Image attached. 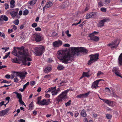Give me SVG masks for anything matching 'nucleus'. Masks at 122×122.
<instances>
[{"label":"nucleus","mask_w":122,"mask_h":122,"mask_svg":"<svg viewBox=\"0 0 122 122\" xmlns=\"http://www.w3.org/2000/svg\"><path fill=\"white\" fill-rule=\"evenodd\" d=\"M101 10L104 12H106V8H101Z\"/></svg>","instance_id":"8fccbe9b"},{"label":"nucleus","mask_w":122,"mask_h":122,"mask_svg":"<svg viewBox=\"0 0 122 122\" xmlns=\"http://www.w3.org/2000/svg\"><path fill=\"white\" fill-rule=\"evenodd\" d=\"M14 81L15 82H17L19 81V80L17 77L15 78L14 79Z\"/></svg>","instance_id":"bf43d9fd"},{"label":"nucleus","mask_w":122,"mask_h":122,"mask_svg":"<svg viewBox=\"0 0 122 122\" xmlns=\"http://www.w3.org/2000/svg\"><path fill=\"white\" fill-rule=\"evenodd\" d=\"M10 99V97H7L5 98V100H6L8 101L7 103H8L9 101V100Z\"/></svg>","instance_id":"0e129e2a"},{"label":"nucleus","mask_w":122,"mask_h":122,"mask_svg":"<svg viewBox=\"0 0 122 122\" xmlns=\"http://www.w3.org/2000/svg\"><path fill=\"white\" fill-rule=\"evenodd\" d=\"M106 117L108 119H110L112 117V115L110 114H107L106 115Z\"/></svg>","instance_id":"72a5a7b5"},{"label":"nucleus","mask_w":122,"mask_h":122,"mask_svg":"<svg viewBox=\"0 0 122 122\" xmlns=\"http://www.w3.org/2000/svg\"><path fill=\"white\" fill-rule=\"evenodd\" d=\"M37 0H33L31 1L30 2V4L31 5H33L36 3Z\"/></svg>","instance_id":"c756f323"},{"label":"nucleus","mask_w":122,"mask_h":122,"mask_svg":"<svg viewBox=\"0 0 122 122\" xmlns=\"http://www.w3.org/2000/svg\"><path fill=\"white\" fill-rule=\"evenodd\" d=\"M98 5L100 6V7H101L103 6V4L102 3V2H100L98 3Z\"/></svg>","instance_id":"680f3d73"},{"label":"nucleus","mask_w":122,"mask_h":122,"mask_svg":"<svg viewBox=\"0 0 122 122\" xmlns=\"http://www.w3.org/2000/svg\"><path fill=\"white\" fill-rule=\"evenodd\" d=\"M81 114L82 116L84 117H85L86 116V111L85 110H83L81 111Z\"/></svg>","instance_id":"a878e982"},{"label":"nucleus","mask_w":122,"mask_h":122,"mask_svg":"<svg viewBox=\"0 0 122 122\" xmlns=\"http://www.w3.org/2000/svg\"><path fill=\"white\" fill-rule=\"evenodd\" d=\"M113 95L114 97L116 98H117L118 97L117 95L114 92L113 93Z\"/></svg>","instance_id":"774afa93"},{"label":"nucleus","mask_w":122,"mask_h":122,"mask_svg":"<svg viewBox=\"0 0 122 122\" xmlns=\"http://www.w3.org/2000/svg\"><path fill=\"white\" fill-rule=\"evenodd\" d=\"M104 102L110 106L112 105L113 103V101H109L107 99L104 100Z\"/></svg>","instance_id":"4be33fe9"},{"label":"nucleus","mask_w":122,"mask_h":122,"mask_svg":"<svg viewBox=\"0 0 122 122\" xmlns=\"http://www.w3.org/2000/svg\"><path fill=\"white\" fill-rule=\"evenodd\" d=\"M110 19L108 18H104L102 20H100L98 24V26L100 27H102L104 25V23L109 21Z\"/></svg>","instance_id":"0eeeda50"},{"label":"nucleus","mask_w":122,"mask_h":122,"mask_svg":"<svg viewBox=\"0 0 122 122\" xmlns=\"http://www.w3.org/2000/svg\"><path fill=\"white\" fill-rule=\"evenodd\" d=\"M18 61L17 58H16L12 59V61L13 62L15 63H17Z\"/></svg>","instance_id":"4c0bfd02"},{"label":"nucleus","mask_w":122,"mask_h":122,"mask_svg":"<svg viewBox=\"0 0 122 122\" xmlns=\"http://www.w3.org/2000/svg\"><path fill=\"white\" fill-rule=\"evenodd\" d=\"M89 37L90 38L91 40H93L95 41H97L99 40V38L98 37L95 36L94 35H92V34H90Z\"/></svg>","instance_id":"4468645a"},{"label":"nucleus","mask_w":122,"mask_h":122,"mask_svg":"<svg viewBox=\"0 0 122 122\" xmlns=\"http://www.w3.org/2000/svg\"><path fill=\"white\" fill-rule=\"evenodd\" d=\"M35 30L37 31H40L41 30V29L40 27H37L35 28Z\"/></svg>","instance_id":"3c124183"},{"label":"nucleus","mask_w":122,"mask_h":122,"mask_svg":"<svg viewBox=\"0 0 122 122\" xmlns=\"http://www.w3.org/2000/svg\"><path fill=\"white\" fill-rule=\"evenodd\" d=\"M118 63L120 65H122V53L119 56L118 59Z\"/></svg>","instance_id":"412c9836"},{"label":"nucleus","mask_w":122,"mask_h":122,"mask_svg":"<svg viewBox=\"0 0 122 122\" xmlns=\"http://www.w3.org/2000/svg\"><path fill=\"white\" fill-rule=\"evenodd\" d=\"M0 36L1 37H3L4 38H5V34L3 33H1L0 32Z\"/></svg>","instance_id":"603ef678"},{"label":"nucleus","mask_w":122,"mask_h":122,"mask_svg":"<svg viewBox=\"0 0 122 122\" xmlns=\"http://www.w3.org/2000/svg\"><path fill=\"white\" fill-rule=\"evenodd\" d=\"M69 90L67 89L62 92L56 98L58 103L61 102L62 100L66 99L67 98V95Z\"/></svg>","instance_id":"7ed1b4c3"},{"label":"nucleus","mask_w":122,"mask_h":122,"mask_svg":"<svg viewBox=\"0 0 122 122\" xmlns=\"http://www.w3.org/2000/svg\"><path fill=\"white\" fill-rule=\"evenodd\" d=\"M10 110V109L9 108H8L4 110H3V111H4L5 113L6 114L8 113V112Z\"/></svg>","instance_id":"a19ab883"},{"label":"nucleus","mask_w":122,"mask_h":122,"mask_svg":"<svg viewBox=\"0 0 122 122\" xmlns=\"http://www.w3.org/2000/svg\"><path fill=\"white\" fill-rule=\"evenodd\" d=\"M90 92V91H89L86 93L83 94L84 97L85 98V97H87L89 94Z\"/></svg>","instance_id":"58836bf2"},{"label":"nucleus","mask_w":122,"mask_h":122,"mask_svg":"<svg viewBox=\"0 0 122 122\" xmlns=\"http://www.w3.org/2000/svg\"><path fill=\"white\" fill-rule=\"evenodd\" d=\"M97 13L96 12L89 13L87 14L86 19H87L90 18H94L97 16Z\"/></svg>","instance_id":"9d476101"},{"label":"nucleus","mask_w":122,"mask_h":122,"mask_svg":"<svg viewBox=\"0 0 122 122\" xmlns=\"http://www.w3.org/2000/svg\"><path fill=\"white\" fill-rule=\"evenodd\" d=\"M98 80H96L93 83L91 87L92 89L96 88L97 87H98L97 85L98 83Z\"/></svg>","instance_id":"aec40b11"},{"label":"nucleus","mask_w":122,"mask_h":122,"mask_svg":"<svg viewBox=\"0 0 122 122\" xmlns=\"http://www.w3.org/2000/svg\"><path fill=\"white\" fill-rule=\"evenodd\" d=\"M29 82H28L26 84H25L23 86V88H24V89H25L26 88V87L27 86L29 85Z\"/></svg>","instance_id":"de8ad7c7"},{"label":"nucleus","mask_w":122,"mask_h":122,"mask_svg":"<svg viewBox=\"0 0 122 122\" xmlns=\"http://www.w3.org/2000/svg\"><path fill=\"white\" fill-rule=\"evenodd\" d=\"M80 52H83L86 53L87 52V51L85 48L83 47H80Z\"/></svg>","instance_id":"b1692460"},{"label":"nucleus","mask_w":122,"mask_h":122,"mask_svg":"<svg viewBox=\"0 0 122 122\" xmlns=\"http://www.w3.org/2000/svg\"><path fill=\"white\" fill-rule=\"evenodd\" d=\"M106 109L107 111H110L112 110V109L108 107H107Z\"/></svg>","instance_id":"e2e57ef3"},{"label":"nucleus","mask_w":122,"mask_h":122,"mask_svg":"<svg viewBox=\"0 0 122 122\" xmlns=\"http://www.w3.org/2000/svg\"><path fill=\"white\" fill-rule=\"evenodd\" d=\"M103 73L101 71H99L98 72L97 74V76H100L101 75H103Z\"/></svg>","instance_id":"79ce46f5"},{"label":"nucleus","mask_w":122,"mask_h":122,"mask_svg":"<svg viewBox=\"0 0 122 122\" xmlns=\"http://www.w3.org/2000/svg\"><path fill=\"white\" fill-rule=\"evenodd\" d=\"M31 26L32 27L35 28L37 26V24L36 23H34L32 24Z\"/></svg>","instance_id":"49530a36"},{"label":"nucleus","mask_w":122,"mask_h":122,"mask_svg":"<svg viewBox=\"0 0 122 122\" xmlns=\"http://www.w3.org/2000/svg\"><path fill=\"white\" fill-rule=\"evenodd\" d=\"M5 9L7 10L9 8V6L8 4L7 3L5 4Z\"/></svg>","instance_id":"09e8293b"},{"label":"nucleus","mask_w":122,"mask_h":122,"mask_svg":"<svg viewBox=\"0 0 122 122\" xmlns=\"http://www.w3.org/2000/svg\"><path fill=\"white\" fill-rule=\"evenodd\" d=\"M14 23L16 25H18L19 23V20L17 19L14 21Z\"/></svg>","instance_id":"ea45409f"},{"label":"nucleus","mask_w":122,"mask_h":122,"mask_svg":"<svg viewBox=\"0 0 122 122\" xmlns=\"http://www.w3.org/2000/svg\"><path fill=\"white\" fill-rule=\"evenodd\" d=\"M53 5L51 1L47 2L45 6L43 8V10L44 11L45 8L47 9L52 6Z\"/></svg>","instance_id":"dca6fc26"},{"label":"nucleus","mask_w":122,"mask_h":122,"mask_svg":"<svg viewBox=\"0 0 122 122\" xmlns=\"http://www.w3.org/2000/svg\"><path fill=\"white\" fill-rule=\"evenodd\" d=\"M17 97L19 99V100L22 99V96L20 93H17Z\"/></svg>","instance_id":"f704fd0d"},{"label":"nucleus","mask_w":122,"mask_h":122,"mask_svg":"<svg viewBox=\"0 0 122 122\" xmlns=\"http://www.w3.org/2000/svg\"><path fill=\"white\" fill-rule=\"evenodd\" d=\"M15 73L16 74V76H19L20 79L22 80L25 78L26 76L25 75L27 74V73L26 72L25 73L21 71L15 72Z\"/></svg>","instance_id":"6e6552de"},{"label":"nucleus","mask_w":122,"mask_h":122,"mask_svg":"<svg viewBox=\"0 0 122 122\" xmlns=\"http://www.w3.org/2000/svg\"><path fill=\"white\" fill-rule=\"evenodd\" d=\"M66 52V51L62 50L57 52L58 55L61 57V60L62 62L65 64L70 63L73 59L72 55Z\"/></svg>","instance_id":"f03ea898"},{"label":"nucleus","mask_w":122,"mask_h":122,"mask_svg":"<svg viewBox=\"0 0 122 122\" xmlns=\"http://www.w3.org/2000/svg\"><path fill=\"white\" fill-rule=\"evenodd\" d=\"M9 47H3L2 48V49L3 50H5V51L4 52H5L8 49H9Z\"/></svg>","instance_id":"6e6d98bb"},{"label":"nucleus","mask_w":122,"mask_h":122,"mask_svg":"<svg viewBox=\"0 0 122 122\" xmlns=\"http://www.w3.org/2000/svg\"><path fill=\"white\" fill-rule=\"evenodd\" d=\"M51 68L50 67H46L44 70V71L45 73H47L50 72L51 70Z\"/></svg>","instance_id":"5701e85b"},{"label":"nucleus","mask_w":122,"mask_h":122,"mask_svg":"<svg viewBox=\"0 0 122 122\" xmlns=\"http://www.w3.org/2000/svg\"><path fill=\"white\" fill-rule=\"evenodd\" d=\"M19 101L20 102V104H21L22 105H24L25 106H26L25 105V104L24 102L22 101V99H19Z\"/></svg>","instance_id":"473e14b6"},{"label":"nucleus","mask_w":122,"mask_h":122,"mask_svg":"<svg viewBox=\"0 0 122 122\" xmlns=\"http://www.w3.org/2000/svg\"><path fill=\"white\" fill-rule=\"evenodd\" d=\"M76 97L77 98H84V96L83 94H81L76 96Z\"/></svg>","instance_id":"2f4dec72"},{"label":"nucleus","mask_w":122,"mask_h":122,"mask_svg":"<svg viewBox=\"0 0 122 122\" xmlns=\"http://www.w3.org/2000/svg\"><path fill=\"white\" fill-rule=\"evenodd\" d=\"M56 86L51 87L49 89L48 91L47 92H51V93L52 94L53 96L56 95L58 92H59L60 89L58 88L56 90Z\"/></svg>","instance_id":"423d86ee"},{"label":"nucleus","mask_w":122,"mask_h":122,"mask_svg":"<svg viewBox=\"0 0 122 122\" xmlns=\"http://www.w3.org/2000/svg\"><path fill=\"white\" fill-rule=\"evenodd\" d=\"M64 46L65 47H68L70 46V45L69 44H66L64 45Z\"/></svg>","instance_id":"69168bd1"},{"label":"nucleus","mask_w":122,"mask_h":122,"mask_svg":"<svg viewBox=\"0 0 122 122\" xmlns=\"http://www.w3.org/2000/svg\"><path fill=\"white\" fill-rule=\"evenodd\" d=\"M99 55L98 54H96L94 55H91L89 56L90 57V60L88 61V64L91 65L97 61L98 59Z\"/></svg>","instance_id":"39448f33"},{"label":"nucleus","mask_w":122,"mask_h":122,"mask_svg":"<svg viewBox=\"0 0 122 122\" xmlns=\"http://www.w3.org/2000/svg\"><path fill=\"white\" fill-rule=\"evenodd\" d=\"M73 49L72 50L73 52H74V54L77 53L78 52H80V47H73Z\"/></svg>","instance_id":"a211bd4d"},{"label":"nucleus","mask_w":122,"mask_h":122,"mask_svg":"<svg viewBox=\"0 0 122 122\" xmlns=\"http://www.w3.org/2000/svg\"><path fill=\"white\" fill-rule=\"evenodd\" d=\"M89 71L86 72H83V76H85L87 77H89Z\"/></svg>","instance_id":"cd10ccee"},{"label":"nucleus","mask_w":122,"mask_h":122,"mask_svg":"<svg viewBox=\"0 0 122 122\" xmlns=\"http://www.w3.org/2000/svg\"><path fill=\"white\" fill-rule=\"evenodd\" d=\"M34 106L33 102H32L29 105L28 110H30V109H32L34 107Z\"/></svg>","instance_id":"bb28decb"},{"label":"nucleus","mask_w":122,"mask_h":122,"mask_svg":"<svg viewBox=\"0 0 122 122\" xmlns=\"http://www.w3.org/2000/svg\"><path fill=\"white\" fill-rule=\"evenodd\" d=\"M5 114L3 110L0 112V116H3L5 115Z\"/></svg>","instance_id":"e433bc0d"},{"label":"nucleus","mask_w":122,"mask_h":122,"mask_svg":"<svg viewBox=\"0 0 122 122\" xmlns=\"http://www.w3.org/2000/svg\"><path fill=\"white\" fill-rule=\"evenodd\" d=\"M16 50L14 49L13 53H15L14 54L18 57L21 58V60L22 61L23 64L26 65H27L26 63L27 61H32V59L29 57L30 56L29 55L28 52V50L27 49H24L21 50L19 51L17 53H16Z\"/></svg>","instance_id":"f257e3e1"},{"label":"nucleus","mask_w":122,"mask_h":122,"mask_svg":"<svg viewBox=\"0 0 122 122\" xmlns=\"http://www.w3.org/2000/svg\"><path fill=\"white\" fill-rule=\"evenodd\" d=\"M2 80H3V81H2L1 82V83H9V82L7 81L6 80L2 79Z\"/></svg>","instance_id":"37998d69"},{"label":"nucleus","mask_w":122,"mask_h":122,"mask_svg":"<svg viewBox=\"0 0 122 122\" xmlns=\"http://www.w3.org/2000/svg\"><path fill=\"white\" fill-rule=\"evenodd\" d=\"M5 77L7 79H9L10 78V76L8 74H7L5 75Z\"/></svg>","instance_id":"4d7b16f0"},{"label":"nucleus","mask_w":122,"mask_h":122,"mask_svg":"<svg viewBox=\"0 0 122 122\" xmlns=\"http://www.w3.org/2000/svg\"><path fill=\"white\" fill-rule=\"evenodd\" d=\"M15 1L14 0H12L10 2V7L11 8H13L15 6Z\"/></svg>","instance_id":"393cba45"},{"label":"nucleus","mask_w":122,"mask_h":122,"mask_svg":"<svg viewBox=\"0 0 122 122\" xmlns=\"http://www.w3.org/2000/svg\"><path fill=\"white\" fill-rule=\"evenodd\" d=\"M29 13L27 9L23 11V14L25 15H27Z\"/></svg>","instance_id":"7c9ffc66"},{"label":"nucleus","mask_w":122,"mask_h":122,"mask_svg":"<svg viewBox=\"0 0 122 122\" xmlns=\"http://www.w3.org/2000/svg\"><path fill=\"white\" fill-rule=\"evenodd\" d=\"M81 22V19H80V20L79 21V22L78 23H73L72 24V26L74 25H75L76 26V25H78V24L80 23Z\"/></svg>","instance_id":"5fc2aeb1"},{"label":"nucleus","mask_w":122,"mask_h":122,"mask_svg":"<svg viewBox=\"0 0 122 122\" xmlns=\"http://www.w3.org/2000/svg\"><path fill=\"white\" fill-rule=\"evenodd\" d=\"M18 121L20 122H25V121L22 119H20L19 120H18Z\"/></svg>","instance_id":"338daca9"},{"label":"nucleus","mask_w":122,"mask_h":122,"mask_svg":"<svg viewBox=\"0 0 122 122\" xmlns=\"http://www.w3.org/2000/svg\"><path fill=\"white\" fill-rule=\"evenodd\" d=\"M50 99H48L47 100L46 99H44L41 100L38 104L41 106L47 105L50 103Z\"/></svg>","instance_id":"9b49d317"},{"label":"nucleus","mask_w":122,"mask_h":122,"mask_svg":"<svg viewBox=\"0 0 122 122\" xmlns=\"http://www.w3.org/2000/svg\"><path fill=\"white\" fill-rule=\"evenodd\" d=\"M35 84V82L34 81H33L30 82V84L31 86L34 85Z\"/></svg>","instance_id":"13d9d810"},{"label":"nucleus","mask_w":122,"mask_h":122,"mask_svg":"<svg viewBox=\"0 0 122 122\" xmlns=\"http://www.w3.org/2000/svg\"><path fill=\"white\" fill-rule=\"evenodd\" d=\"M8 18L6 15H2L0 17V21H2L3 20L7 21L8 20Z\"/></svg>","instance_id":"6ab92c4d"},{"label":"nucleus","mask_w":122,"mask_h":122,"mask_svg":"<svg viewBox=\"0 0 122 122\" xmlns=\"http://www.w3.org/2000/svg\"><path fill=\"white\" fill-rule=\"evenodd\" d=\"M64 68V66H63L59 65L57 67V69L59 70H62Z\"/></svg>","instance_id":"c85d7f7f"},{"label":"nucleus","mask_w":122,"mask_h":122,"mask_svg":"<svg viewBox=\"0 0 122 122\" xmlns=\"http://www.w3.org/2000/svg\"><path fill=\"white\" fill-rule=\"evenodd\" d=\"M112 71L114 72L115 74L118 76L122 78L120 75V73L119 72V70L118 68L117 67H114L113 68Z\"/></svg>","instance_id":"2eb2a0df"},{"label":"nucleus","mask_w":122,"mask_h":122,"mask_svg":"<svg viewBox=\"0 0 122 122\" xmlns=\"http://www.w3.org/2000/svg\"><path fill=\"white\" fill-rule=\"evenodd\" d=\"M117 40H115L114 42H112L111 43L108 44L107 45L110 46L112 49L116 48L118 45L119 42L118 44H117Z\"/></svg>","instance_id":"f8f14e48"},{"label":"nucleus","mask_w":122,"mask_h":122,"mask_svg":"<svg viewBox=\"0 0 122 122\" xmlns=\"http://www.w3.org/2000/svg\"><path fill=\"white\" fill-rule=\"evenodd\" d=\"M110 2V0H105V3L106 4L109 3Z\"/></svg>","instance_id":"052dcab7"},{"label":"nucleus","mask_w":122,"mask_h":122,"mask_svg":"<svg viewBox=\"0 0 122 122\" xmlns=\"http://www.w3.org/2000/svg\"><path fill=\"white\" fill-rule=\"evenodd\" d=\"M41 99V97H40L37 98V103L38 104L40 102V100Z\"/></svg>","instance_id":"c03bdc74"},{"label":"nucleus","mask_w":122,"mask_h":122,"mask_svg":"<svg viewBox=\"0 0 122 122\" xmlns=\"http://www.w3.org/2000/svg\"><path fill=\"white\" fill-rule=\"evenodd\" d=\"M35 41L36 42H39L41 41L43 37L42 35L40 34H36L34 35V37Z\"/></svg>","instance_id":"1a4fd4ad"},{"label":"nucleus","mask_w":122,"mask_h":122,"mask_svg":"<svg viewBox=\"0 0 122 122\" xmlns=\"http://www.w3.org/2000/svg\"><path fill=\"white\" fill-rule=\"evenodd\" d=\"M66 83V81H63L62 82H61L60 84L61 85V86H63L64 84Z\"/></svg>","instance_id":"864d4df0"},{"label":"nucleus","mask_w":122,"mask_h":122,"mask_svg":"<svg viewBox=\"0 0 122 122\" xmlns=\"http://www.w3.org/2000/svg\"><path fill=\"white\" fill-rule=\"evenodd\" d=\"M45 49V47L44 46L41 45L36 48L34 52L37 56H39L43 54Z\"/></svg>","instance_id":"20e7f679"},{"label":"nucleus","mask_w":122,"mask_h":122,"mask_svg":"<svg viewBox=\"0 0 122 122\" xmlns=\"http://www.w3.org/2000/svg\"><path fill=\"white\" fill-rule=\"evenodd\" d=\"M62 41L61 40H58L53 42V45L54 47H59L62 45Z\"/></svg>","instance_id":"ddd939ff"},{"label":"nucleus","mask_w":122,"mask_h":122,"mask_svg":"<svg viewBox=\"0 0 122 122\" xmlns=\"http://www.w3.org/2000/svg\"><path fill=\"white\" fill-rule=\"evenodd\" d=\"M71 103V100H70L69 101L65 103V105L66 107L69 106L70 105Z\"/></svg>","instance_id":"c9c22d12"},{"label":"nucleus","mask_w":122,"mask_h":122,"mask_svg":"<svg viewBox=\"0 0 122 122\" xmlns=\"http://www.w3.org/2000/svg\"><path fill=\"white\" fill-rule=\"evenodd\" d=\"M16 11H14L10 13V14L12 17H14L15 16L17 15L19 10L18 8H16L15 9Z\"/></svg>","instance_id":"f3484780"},{"label":"nucleus","mask_w":122,"mask_h":122,"mask_svg":"<svg viewBox=\"0 0 122 122\" xmlns=\"http://www.w3.org/2000/svg\"><path fill=\"white\" fill-rule=\"evenodd\" d=\"M10 54V52H9L7 53V54L5 56H4L3 58V59H5Z\"/></svg>","instance_id":"a18cd8bd"}]
</instances>
